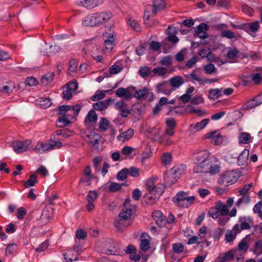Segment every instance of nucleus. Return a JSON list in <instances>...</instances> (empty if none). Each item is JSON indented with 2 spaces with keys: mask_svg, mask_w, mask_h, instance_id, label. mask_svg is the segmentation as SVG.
<instances>
[{
  "mask_svg": "<svg viewBox=\"0 0 262 262\" xmlns=\"http://www.w3.org/2000/svg\"><path fill=\"white\" fill-rule=\"evenodd\" d=\"M102 2L103 0H79V4L83 7L92 9L97 7Z\"/></svg>",
  "mask_w": 262,
  "mask_h": 262,
  "instance_id": "aec40b11",
  "label": "nucleus"
},
{
  "mask_svg": "<svg viewBox=\"0 0 262 262\" xmlns=\"http://www.w3.org/2000/svg\"><path fill=\"white\" fill-rule=\"evenodd\" d=\"M209 29L208 26L204 23L200 24L195 30V33H207L206 31Z\"/></svg>",
  "mask_w": 262,
  "mask_h": 262,
  "instance_id": "052dcab7",
  "label": "nucleus"
},
{
  "mask_svg": "<svg viewBox=\"0 0 262 262\" xmlns=\"http://www.w3.org/2000/svg\"><path fill=\"white\" fill-rule=\"evenodd\" d=\"M172 58L171 55H168L162 58L160 63L165 66H170L172 64Z\"/></svg>",
  "mask_w": 262,
  "mask_h": 262,
  "instance_id": "603ef678",
  "label": "nucleus"
},
{
  "mask_svg": "<svg viewBox=\"0 0 262 262\" xmlns=\"http://www.w3.org/2000/svg\"><path fill=\"white\" fill-rule=\"evenodd\" d=\"M112 17V14L110 11L96 12L85 17L82 25L86 27L102 25L107 23Z\"/></svg>",
  "mask_w": 262,
  "mask_h": 262,
  "instance_id": "f257e3e1",
  "label": "nucleus"
},
{
  "mask_svg": "<svg viewBox=\"0 0 262 262\" xmlns=\"http://www.w3.org/2000/svg\"><path fill=\"white\" fill-rule=\"evenodd\" d=\"M133 215V210L129 207H123L119 214L120 220H128Z\"/></svg>",
  "mask_w": 262,
  "mask_h": 262,
  "instance_id": "cd10ccee",
  "label": "nucleus"
},
{
  "mask_svg": "<svg viewBox=\"0 0 262 262\" xmlns=\"http://www.w3.org/2000/svg\"><path fill=\"white\" fill-rule=\"evenodd\" d=\"M252 137L250 134L246 132L241 133L238 137L239 143L248 144L249 143Z\"/></svg>",
  "mask_w": 262,
  "mask_h": 262,
  "instance_id": "c9c22d12",
  "label": "nucleus"
},
{
  "mask_svg": "<svg viewBox=\"0 0 262 262\" xmlns=\"http://www.w3.org/2000/svg\"><path fill=\"white\" fill-rule=\"evenodd\" d=\"M220 210V214L223 216L229 215V217H235L236 215L237 210L236 208H233L229 212V207L224 204L221 201L216 202Z\"/></svg>",
  "mask_w": 262,
  "mask_h": 262,
  "instance_id": "9d476101",
  "label": "nucleus"
},
{
  "mask_svg": "<svg viewBox=\"0 0 262 262\" xmlns=\"http://www.w3.org/2000/svg\"><path fill=\"white\" fill-rule=\"evenodd\" d=\"M184 247L181 243H175L172 245V249L174 253L180 254L184 250Z\"/></svg>",
  "mask_w": 262,
  "mask_h": 262,
  "instance_id": "6e6d98bb",
  "label": "nucleus"
},
{
  "mask_svg": "<svg viewBox=\"0 0 262 262\" xmlns=\"http://www.w3.org/2000/svg\"><path fill=\"white\" fill-rule=\"evenodd\" d=\"M195 200L194 196H189L187 192L180 191L173 198L172 201L179 207L188 208L193 204Z\"/></svg>",
  "mask_w": 262,
  "mask_h": 262,
  "instance_id": "7ed1b4c3",
  "label": "nucleus"
},
{
  "mask_svg": "<svg viewBox=\"0 0 262 262\" xmlns=\"http://www.w3.org/2000/svg\"><path fill=\"white\" fill-rule=\"evenodd\" d=\"M209 121V119H204L200 122H197L195 125L190 124V129L191 130H195V131H199L205 128V127L208 124Z\"/></svg>",
  "mask_w": 262,
  "mask_h": 262,
  "instance_id": "7c9ffc66",
  "label": "nucleus"
},
{
  "mask_svg": "<svg viewBox=\"0 0 262 262\" xmlns=\"http://www.w3.org/2000/svg\"><path fill=\"white\" fill-rule=\"evenodd\" d=\"M108 124L109 122L106 119L101 118L99 123V130L100 132H105L107 129Z\"/></svg>",
  "mask_w": 262,
  "mask_h": 262,
  "instance_id": "c03bdc74",
  "label": "nucleus"
},
{
  "mask_svg": "<svg viewBox=\"0 0 262 262\" xmlns=\"http://www.w3.org/2000/svg\"><path fill=\"white\" fill-rule=\"evenodd\" d=\"M158 93H162L165 95H169L171 93V85L167 81H164L157 85Z\"/></svg>",
  "mask_w": 262,
  "mask_h": 262,
  "instance_id": "a211bd4d",
  "label": "nucleus"
},
{
  "mask_svg": "<svg viewBox=\"0 0 262 262\" xmlns=\"http://www.w3.org/2000/svg\"><path fill=\"white\" fill-rule=\"evenodd\" d=\"M249 235H246L238 244V248L240 251L245 252L249 248Z\"/></svg>",
  "mask_w": 262,
  "mask_h": 262,
  "instance_id": "473e14b6",
  "label": "nucleus"
},
{
  "mask_svg": "<svg viewBox=\"0 0 262 262\" xmlns=\"http://www.w3.org/2000/svg\"><path fill=\"white\" fill-rule=\"evenodd\" d=\"M240 177V173L235 170L229 171L222 174L218 183L220 185L228 186L235 183Z\"/></svg>",
  "mask_w": 262,
  "mask_h": 262,
  "instance_id": "423d86ee",
  "label": "nucleus"
},
{
  "mask_svg": "<svg viewBox=\"0 0 262 262\" xmlns=\"http://www.w3.org/2000/svg\"><path fill=\"white\" fill-rule=\"evenodd\" d=\"M186 165H176L170 169L169 172L174 175L178 179L186 169Z\"/></svg>",
  "mask_w": 262,
  "mask_h": 262,
  "instance_id": "c85d7f7f",
  "label": "nucleus"
},
{
  "mask_svg": "<svg viewBox=\"0 0 262 262\" xmlns=\"http://www.w3.org/2000/svg\"><path fill=\"white\" fill-rule=\"evenodd\" d=\"M253 184L252 183L244 185L242 189L239 190V195H246L248 194V191L252 187Z\"/></svg>",
  "mask_w": 262,
  "mask_h": 262,
  "instance_id": "680f3d73",
  "label": "nucleus"
},
{
  "mask_svg": "<svg viewBox=\"0 0 262 262\" xmlns=\"http://www.w3.org/2000/svg\"><path fill=\"white\" fill-rule=\"evenodd\" d=\"M222 36L229 39H233L236 37L234 33L230 30H225L222 31Z\"/></svg>",
  "mask_w": 262,
  "mask_h": 262,
  "instance_id": "69168bd1",
  "label": "nucleus"
},
{
  "mask_svg": "<svg viewBox=\"0 0 262 262\" xmlns=\"http://www.w3.org/2000/svg\"><path fill=\"white\" fill-rule=\"evenodd\" d=\"M54 75L55 74L53 72H49L47 73L41 78V83L44 85H48L53 81Z\"/></svg>",
  "mask_w": 262,
  "mask_h": 262,
  "instance_id": "ea45409f",
  "label": "nucleus"
},
{
  "mask_svg": "<svg viewBox=\"0 0 262 262\" xmlns=\"http://www.w3.org/2000/svg\"><path fill=\"white\" fill-rule=\"evenodd\" d=\"M176 176L170 172L167 174L164 177V185L165 187H170L174 183H175L177 179L175 177Z\"/></svg>",
  "mask_w": 262,
  "mask_h": 262,
  "instance_id": "2f4dec72",
  "label": "nucleus"
},
{
  "mask_svg": "<svg viewBox=\"0 0 262 262\" xmlns=\"http://www.w3.org/2000/svg\"><path fill=\"white\" fill-rule=\"evenodd\" d=\"M262 103V95H259L247 101L243 105V110L252 109Z\"/></svg>",
  "mask_w": 262,
  "mask_h": 262,
  "instance_id": "4468645a",
  "label": "nucleus"
},
{
  "mask_svg": "<svg viewBox=\"0 0 262 262\" xmlns=\"http://www.w3.org/2000/svg\"><path fill=\"white\" fill-rule=\"evenodd\" d=\"M92 57L98 62L101 61L102 58L101 48L98 46H95L91 50Z\"/></svg>",
  "mask_w": 262,
  "mask_h": 262,
  "instance_id": "4be33fe9",
  "label": "nucleus"
},
{
  "mask_svg": "<svg viewBox=\"0 0 262 262\" xmlns=\"http://www.w3.org/2000/svg\"><path fill=\"white\" fill-rule=\"evenodd\" d=\"M205 137L207 139L212 138V142L215 145H219L221 143V141H219V139L221 138L222 136L220 133H218L217 131L209 132L206 134Z\"/></svg>",
  "mask_w": 262,
  "mask_h": 262,
  "instance_id": "393cba45",
  "label": "nucleus"
},
{
  "mask_svg": "<svg viewBox=\"0 0 262 262\" xmlns=\"http://www.w3.org/2000/svg\"><path fill=\"white\" fill-rule=\"evenodd\" d=\"M161 161L163 164L167 165L169 164L172 161V156L170 153H165L161 157Z\"/></svg>",
  "mask_w": 262,
  "mask_h": 262,
  "instance_id": "5fc2aeb1",
  "label": "nucleus"
},
{
  "mask_svg": "<svg viewBox=\"0 0 262 262\" xmlns=\"http://www.w3.org/2000/svg\"><path fill=\"white\" fill-rule=\"evenodd\" d=\"M139 72L142 77L145 78L150 73V69L147 67H142L140 69Z\"/></svg>",
  "mask_w": 262,
  "mask_h": 262,
  "instance_id": "0e129e2a",
  "label": "nucleus"
},
{
  "mask_svg": "<svg viewBox=\"0 0 262 262\" xmlns=\"http://www.w3.org/2000/svg\"><path fill=\"white\" fill-rule=\"evenodd\" d=\"M193 171L195 173L209 172L215 174L220 171V163L215 157H210L202 164H196L193 167Z\"/></svg>",
  "mask_w": 262,
  "mask_h": 262,
  "instance_id": "f03ea898",
  "label": "nucleus"
},
{
  "mask_svg": "<svg viewBox=\"0 0 262 262\" xmlns=\"http://www.w3.org/2000/svg\"><path fill=\"white\" fill-rule=\"evenodd\" d=\"M128 174V168H125L118 173L117 178L119 181H124L126 179Z\"/></svg>",
  "mask_w": 262,
  "mask_h": 262,
  "instance_id": "09e8293b",
  "label": "nucleus"
},
{
  "mask_svg": "<svg viewBox=\"0 0 262 262\" xmlns=\"http://www.w3.org/2000/svg\"><path fill=\"white\" fill-rule=\"evenodd\" d=\"M135 87L130 86L126 88H119L116 92L115 94L119 97H124L129 100L134 97Z\"/></svg>",
  "mask_w": 262,
  "mask_h": 262,
  "instance_id": "6e6552de",
  "label": "nucleus"
},
{
  "mask_svg": "<svg viewBox=\"0 0 262 262\" xmlns=\"http://www.w3.org/2000/svg\"><path fill=\"white\" fill-rule=\"evenodd\" d=\"M150 241L148 239H145L142 235L141 237L140 248L144 252L147 251L149 248Z\"/></svg>",
  "mask_w": 262,
  "mask_h": 262,
  "instance_id": "79ce46f5",
  "label": "nucleus"
},
{
  "mask_svg": "<svg viewBox=\"0 0 262 262\" xmlns=\"http://www.w3.org/2000/svg\"><path fill=\"white\" fill-rule=\"evenodd\" d=\"M242 197L239 198L236 203V205L239 207L242 204H247L250 202V196L248 194L242 195Z\"/></svg>",
  "mask_w": 262,
  "mask_h": 262,
  "instance_id": "a18cd8bd",
  "label": "nucleus"
},
{
  "mask_svg": "<svg viewBox=\"0 0 262 262\" xmlns=\"http://www.w3.org/2000/svg\"><path fill=\"white\" fill-rule=\"evenodd\" d=\"M149 132L154 136L155 140H159L158 141L161 144L166 145H169L171 144V142L170 141H166V142L163 141L162 138L160 136V128L159 127H155L151 128L149 129Z\"/></svg>",
  "mask_w": 262,
  "mask_h": 262,
  "instance_id": "dca6fc26",
  "label": "nucleus"
},
{
  "mask_svg": "<svg viewBox=\"0 0 262 262\" xmlns=\"http://www.w3.org/2000/svg\"><path fill=\"white\" fill-rule=\"evenodd\" d=\"M123 185V184H120L115 182H112L111 183L108 189L111 192H115L119 191Z\"/></svg>",
  "mask_w": 262,
  "mask_h": 262,
  "instance_id": "864d4df0",
  "label": "nucleus"
},
{
  "mask_svg": "<svg viewBox=\"0 0 262 262\" xmlns=\"http://www.w3.org/2000/svg\"><path fill=\"white\" fill-rule=\"evenodd\" d=\"M152 7V13L156 14L158 11L163 9L165 7L164 0H154Z\"/></svg>",
  "mask_w": 262,
  "mask_h": 262,
  "instance_id": "bb28decb",
  "label": "nucleus"
},
{
  "mask_svg": "<svg viewBox=\"0 0 262 262\" xmlns=\"http://www.w3.org/2000/svg\"><path fill=\"white\" fill-rule=\"evenodd\" d=\"M103 38L105 52L111 51L115 45V39L114 34L113 33L105 32L103 34Z\"/></svg>",
  "mask_w": 262,
  "mask_h": 262,
  "instance_id": "f8f14e48",
  "label": "nucleus"
},
{
  "mask_svg": "<svg viewBox=\"0 0 262 262\" xmlns=\"http://www.w3.org/2000/svg\"><path fill=\"white\" fill-rule=\"evenodd\" d=\"M54 209L50 205L46 206L45 209L43 210L42 214L40 217V220L43 224L48 223L52 215H53Z\"/></svg>",
  "mask_w": 262,
  "mask_h": 262,
  "instance_id": "2eb2a0df",
  "label": "nucleus"
},
{
  "mask_svg": "<svg viewBox=\"0 0 262 262\" xmlns=\"http://www.w3.org/2000/svg\"><path fill=\"white\" fill-rule=\"evenodd\" d=\"M184 83L183 78L180 76H174L169 80V84L171 86L178 88Z\"/></svg>",
  "mask_w": 262,
  "mask_h": 262,
  "instance_id": "f704fd0d",
  "label": "nucleus"
},
{
  "mask_svg": "<svg viewBox=\"0 0 262 262\" xmlns=\"http://www.w3.org/2000/svg\"><path fill=\"white\" fill-rule=\"evenodd\" d=\"M98 194L96 191H90L86 197L87 202L94 203L98 198Z\"/></svg>",
  "mask_w": 262,
  "mask_h": 262,
  "instance_id": "3c124183",
  "label": "nucleus"
},
{
  "mask_svg": "<svg viewBox=\"0 0 262 262\" xmlns=\"http://www.w3.org/2000/svg\"><path fill=\"white\" fill-rule=\"evenodd\" d=\"M87 120L91 123H94L97 121V115L94 111L91 110L89 112L87 115L85 121H86Z\"/></svg>",
  "mask_w": 262,
  "mask_h": 262,
  "instance_id": "49530a36",
  "label": "nucleus"
},
{
  "mask_svg": "<svg viewBox=\"0 0 262 262\" xmlns=\"http://www.w3.org/2000/svg\"><path fill=\"white\" fill-rule=\"evenodd\" d=\"M78 63L76 59H72L69 61V67L68 71L70 74L74 73L77 69Z\"/></svg>",
  "mask_w": 262,
  "mask_h": 262,
  "instance_id": "37998d69",
  "label": "nucleus"
},
{
  "mask_svg": "<svg viewBox=\"0 0 262 262\" xmlns=\"http://www.w3.org/2000/svg\"><path fill=\"white\" fill-rule=\"evenodd\" d=\"M134 131L133 129L129 128L126 131L121 133L117 137V139L122 142H125L130 139L134 135Z\"/></svg>",
  "mask_w": 262,
  "mask_h": 262,
  "instance_id": "b1692460",
  "label": "nucleus"
},
{
  "mask_svg": "<svg viewBox=\"0 0 262 262\" xmlns=\"http://www.w3.org/2000/svg\"><path fill=\"white\" fill-rule=\"evenodd\" d=\"M105 97L104 93L102 91H97L95 94L92 97V100L93 101H99L103 99Z\"/></svg>",
  "mask_w": 262,
  "mask_h": 262,
  "instance_id": "8fccbe9b",
  "label": "nucleus"
},
{
  "mask_svg": "<svg viewBox=\"0 0 262 262\" xmlns=\"http://www.w3.org/2000/svg\"><path fill=\"white\" fill-rule=\"evenodd\" d=\"M238 233H236L233 229L232 230H228L225 234V240L227 242H231L233 241Z\"/></svg>",
  "mask_w": 262,
  "mask_h": 262,
  "instance_id": "a19ab883",
  "label": "nucleus"
},
{
  "mask_svg": "<svg viewBox=\"0 0 262 262\" xmlns=\"http://www.w3.org/2000/svg\"><path fill=\"white\" fill-rule=\"evenodd\" d=\"M62 146L61 142L50 140L48 143H43L42 142H38L34 150L35 152L38 153H43L53 149L60 148Z\"/></svg>",
  "mask_w": 262,
  "mask_h": 262,
  "instance_id": "39448f33",
  "label": "nucleus"
},
{
  "mask_svg": "<svg viewBox=\"0 0 262 262\" xmlns=\"http://www.w3.org/2000/svg\"><path fill=\"white\" fill-rule=\"evenodd\" d=\"M157 178L152 177L148 179L146 182V188L150 194L154 195L155 199L159 198L163 193L164 185L161 183L156 184Z\"/></svg>",
  "mask_w": 262,
  "mask_h": 262,
  "instance_id": "20e7f679",
  "label": "nucleus"
},
{
  "mask_svg": "<svg viewBox=\"0 0 262 262\" xmlns=\"http://www.w3.org/2000/svg\"><path fill=\"white\" fill-rule=\"evenodd\" d=\"M32 141L30 140H26L24 141H15L12 142V146L14 150L17 153H21L26 151Z\"/></svg>",
  "mask_w": 262,
  "mask_h": 262,
  "instance_id": "1a4fd4ad",
  "label": "nucleus"
},
{
  "mask_svg": "<svg viewBox=\"0 0 262 262\" xmlns=\"http://www.w3.org/2000/svg\"><path fill=\"white\" fill-rule=\"evenodd\" d=\"M129 25L136 32H139L141 30V27L137 22L134 20L129 19Z\"/></svg>",
  "mask_w": 262,
  "mask_h": 262,
  "instance_id": "338daca9",
  "label": "nucleus"
},
{
  "mask_svg": "<svg viewBox=\"0 0 262 262\" xmlns=\"http://www.w3.org/2000/svg\"><path fill=\"white\" fill-rule=\"evenodd\" d=\"M249 151L248 149H244L239 155L237 159V164L238 165L243 166L245 165L248 160Z\"/></svg>",
  "mask_w": 262,
  "mask_h": 262,
  "instance_id": "c756f323",
  "label": "nucleus"
},
{
  "mask_svg": "<svg viewBox=\"0 0 262 262\" xmlns=\"http://www.w3.org/2000/svg\"><path fill=\"white\" fill-rule=\"evenodd\" d=\"M239 224H235L233 227V229L236 233H241L242 231L249 230L253 224V221L251 216L245 215L241 216L238 218Z\"/></svg>",
  "mask_w": 262,
  "mask_h": 262,
  "instance_id": "0eeeda50",
  "label": "nucleus"
},
{
  "mask_svg": "<svg viewBox=\"0 0 262 262\" xmlns=\"http://www.w3.org/2000/svg\"><path fill=\"white\" fill-rule=\"evenodd\" d=\"M153 219L157 222H161L163 220V215L162 213L159 211H155L152 214Z\"/></svg>",
  "mask_w": 262,
  "mask_h": 262,
  "instance_id": "4d7b16f0",
  "label": "nucleus"
},
{
  "mask_svg": "<svg viewBox=\"0 0 262 262\" xmlns=\"http://www.w3.org/2000/svg\"><path fill=\"white\" fill-rule=\"evenodd\" d=\"M209 215L213 218V219H216L219 218L220 212L216 202L215 203L214 207H211L208 211Z\"/></svg>",
  "mask_w": 262,
  "mask_h": 262,
  "instance_id": "58836bf2",
  "label": "nucleus"
},
{
  "mask_svg": "<svg viewBox=\"0 0 262 262\" xmlns=\"http://www.w3.org/2000/svg\"><path fill=\"white\" fill-rule=\"evenodd\" d=\"M210 153L206 150H202L195 154V159L197 164H201L210 158Z\"/></svg>",
  "mask_w": 262,
  "mask_h": 262,
  "instance_id": "412c9836",
  "label": "nucleus"
},
{
  "mask_svg": "<svg viewBox=\"0 0 262 262\" xmlns=\"http://www.w3.org/2000/svg\"><path fill=\"white\" fill-rule=\"evenodd\" d=\"M75 116L71 113H68L66 115L59 116L58 118V121L63 124V126H67L71 122V120L75 118Z\"/></svg>",
  "mask_w": 262,
  "mask_h": 262,
  "instance_id": "a878e982",
  "label": "nucleus"
},
{
  "mask_svg": "<svg viewBox=\"0 0 262 262\" xmlns=\"http://www.w3.org/2000/svg\"><path fill=\"white\" fill-rule=\"evenodd\" d=\"M216 70V69L214 65L212 63L207 64L204 67L205 72L206 73V74H209V75L212 74V73L215 72Z\"/></svg>",
  "mask_w": 262,
  "mask_h": 262,
  "instance_id": "13d9d810",
  "label": "nucleus"
},
{
  "mask_svg": "<svg viewBox=\"0 0 262 262\" xmlns=\"http://www.w3.org/2000/svg\"><path fill=\"white\" fill-rule=\"evenodd\" d=\"M37 182L36 175L33 174L30 176L29 179L27 181H23V184L25 188H29L34 186Z\"/></svg>",
  "mask_w": 262,
  "mask_h": 262,
  "instance_id": "4c0bfd02",
  "label": "nucleus"
},
{
  "mask_svg": "<svg viewBox=\"0 0 262 262\" xmlns=\"http://www.w3.org/2000/svg\"><path fill=\"white\" fill-rule=\"evenodd\" d=\"M223 89H212L208 91V98L210 99L214 100L219 98L222 95Z\"/></svg>",
  "mask_w": 262,
  "mask_h": 262,
  "instance_id": "72a5a7b5",
  "label": "nucleus"
},
{
  "mask_svg": "<svg viewBox=\"0 0 262 262\" xmlns=\"http://www.w3.org/2000/svg\"><path fill=\"white\" fill-rule=\"evenodd\" d=\"M128 174L133 177H137L140 175V170L139 168L131 167L129 169H128Z\"/></svg>",
  "mask_w": 262,
  "mask_h": 262,
  "instance_id": "bf43d9fd",
  "label": "nucleus"
},
{
  "mask_svg": "<svg viewBox=\"0 0 262 262\" xmlns=\"http://www.w3.org/2000/svg\"><path fill=\"white\" fill-rule=\"evenodd\" d=\"M113 101L114 100L111 98H108L104 101H100L94 103L93 107L94 110L101 111L106 109Z\"/></svg>",
  "mask_w": 262,
  "mask_h": 262,
  "instance_id": "f3484780",
  "label": "nucleus"
},
{
  "mask_svg": "<svg viewBox=\"0 0 262 262\" xmlns=\"http://www.w3.org/2000/svg\"><path fill=\"white\" fill-rule=\"evenodd\" d=\"M80 109L81 106L79 104H76L74 106L62 105L58 107L59 113L60 114L72 112L75 116H77L79 114Z\"/></svg>",
  "mask_w": 262,
  "mask_h": 262,
  "instance_id": "ddd939ff",
  "label": "nucleus"
},
{
  "mask_svg": "<svg viewBox=\"0 0 262 262\" xmlns=\"http://www.w3.org/2000/svg\"><path fill=\"white\" fill-rule=\"evenodd\" d=\"M155 14L152 13L151 5L146 6L143 16L144 20H148L151 16H154Z\"/></svg>",
  "mask_w": 262,
  "mask_h": 262,
  "instance_id": "de8ad7c7",
  "label": "nucleus"
},
{
  "mask_svg": "<svg viewBox=\"0 0 262 262\" xmlns=\"http://www.w3.org/2000/svg\"><path fill=\"white\" fill-rule=\"evenodd\" d=\"M238 52L236 48L230 49L227 52V57L229 59H233L237 56Z\"/></svg>",
  "mask_w": 262,
  "mask_h": 262,
  "instance_id": "774afa93",
  "label": "nucleus"
},
{
  "mask_svg": "<svg viewBox=\"0 0 262 262\" xmlns=\"http://www.w3.org/2000/svg\"><path fill=\"white\" fill-rule=\"evenodd\" d=\"M185 76L190 79L196 80L203 84V79L197 76L195 73V71H193L191 74L185 75Z\"/></svg>",
  "mask_w": 262,
  "mask_h": 262,
  "instance_id": "e2e57ef3",
  "label": "nucleus"
},
{
  "mask_svg": "<svg viewBox=\"0 0 262 262\" xmlns=\"http://www.w3.org/2000/svg\"><path fill=\"white\" fill-rule=\"evenodd\" d=\"M149 94V90L146 87H144L142 89L136 90L134 94V97L137 100H145Z\"/></svg>",
  "mask_w": 262,
  "mask_h": 262,
  "instance_id": "6ab92c4d",
  "label": "nucleus"
},
{
  "mask_svg": "<svg viewBox=\"0 0 262 262\" xmlns=\"http://www.w3.org/2000/svg\"><path fill=\"white\" fill-rule=\"evenodd\" d=\"M88 138L89 139V144L90 145L95 149H98V144L101 138L100 135L96 133H91L88 135Z\"/></svg>",
  "mask_w": 262,
  "mask_h": 262,
  "instance_id": "5701e85b",
  "label": "nucleus"
},
{
  "mask_svg": "<svg viewBox=\"0 0 262 262\" xmlns=\"http://www.w3.org/2000/svg\"><path fill=\"white\" fill-rule=\"evenodd\" d=\"M252 251L256 256L262 254V239L258 240L255 243Z\"/></svg>",
  "mask_w": 262,
  "mask_h": 262,
  "instance_id": "e433bc0d",
  "label": "nucleus"
},
{
  "mask_svg": "<svg viewBox=\"0 0 262 262\" xmlns=\"http://www.w3.org/2000/svg\"><path fill=\"white\" fill-rule=\"evenodd\" d=\"M238 28L244 30L249 33L252 36H255V33L258 30L259 28V22L254 21L251 23L244 24L238 27Z\"/></svg>",
  "mask_w": 262,
  "mask_h": 262,
  "instance_id": "9b49d317",
  "label": "nucleus"
}]
</instances>
